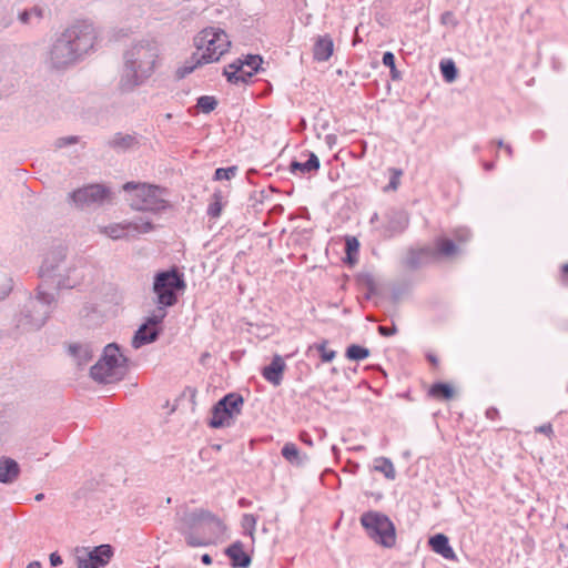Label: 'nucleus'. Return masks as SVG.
Instances as JSON below:
<instances>
[{
    "mask_svg": "<svg viewBox=\"0 0 568 568\" xmlns=\"http://www.w3.org/2000/svg\"><path fill=\"white\" fill-rule=\"evenodd\" d=\"M98 41L93 23L79 21L65 29L52 43L47 62L54 70H65L89 54Z\"/></svg>",
    "mask_w": 568,
    "mask_h": 568,
    "instance_id": "nucleus-1",
    "label": "nucleus"
},
{
    "mask_svg": "<svg viewBox=\"0 0 568 568\" xmlns=\"http://www.w3.org/2000/svg\"><path fill=\"white\" fill-rule=\"evenodd\" d=\"M123 58L120 87L124 91H132L154 73L160 62V44L154 38H142L132 42Z\"/></svg>",
    "mask_w": 568,
    "mask_h": 568,
    "instance_id": "nucleus-2",
    "label": "nucleus"
},
{
    "mask_svg": "<svg viewBox=\"0 0 568 568\" xmlns=\"http://www.w3.org/2000/svg\"><path fill=\"white\" fill-rule=\"evenodd\" d=\"M193 43L196 52L178 70L180 78L190 74L202 64L217 62L231 48V40L227 33L216 27H207L201 30L194 37Z\"/></svg>",
    "mask_w": 568,
    "mask_h": 568,
    "instance_id": "nucleus-3",
    "label": "nucleus"
},
{
    "mask_svg": "<svg viewBox=\"0 0 568 568\" xmlns=\"http://www.w3.org/2000/svg\"><path fill=\"white\" fill-rule=\"evenodd\" d=\"M79 261L68 258L65 246L59 245L50 250L41 264V284L53 285L55 288H72L80 284L81 276L77 274Z\"/></svg>",
    "mask_w": 568,
    "mask_h": 568,
    "instance_id": "nucleus-4",
    "label": "nucleus"
},
{
    "mask_svg": "<svg viewBox=\"0 0 568 568\" xmlns=\"http://www.w3.org/2000/svg\"><path fill=\"white\" fill-rule=\"evenodd\" d=\"M186 288L184 275L176 267L158 272L153 278V293L156 308L151 314V322H163L168 315L166 308L178 303L179 295Z\"/></svg>",
    "mask_w": 568,
    "mask_h": 568,
    "instance_id": "nucleus-5",
    "label": "nucleus"
},
{
    "mask_svg": "<svg viewBox=\"0 0 568 568\" xmlns=\"http://www.w3.org/2000/svg\"><path fill=\"white\" fill-rule=\"evenodd\" d=\"M54 301V295L39 285L36 296L30 297L21 311L17 326L23 331L41 328L53 310Z\"/></svg>",
    "mask_w": 568,
    "mask_h": 568,
    "instance_id": "nucleus-6",
    "label": "nucleus"
},
{
    "mask_svg": "<svg viewBox=\"0 0 568 568\" xmlns=\"http://www.w3.org/2000/svg\"><path fill=\"white\" fill-rule=\"evenodd\" d=\"M122 189L132 193L130 205L133 210L160 213L169 207L168 191L158 185L126 182Z\"/></svg>",
    "mask_w": 568,
    "mask_h": 568,
    "instance_id": "nucleus-7",
    "label": "nucleus"
},
{
    "mask_svg": "<svg viewBox=\"0 0 568 568\" xmlns=\"http://www.w3.org/2000/svg\"><path fill=\"white\" fill-rule=\"evenodd\" d=\"M176 530L184 536L189 547H204L209 539H197L196 532L201 524L219 527V517L211 511L197 508L194 510H183L178 513Z\"/></svg>",
    "mask_w": 568,
    "mask_h": 568,
    "instance_id": "nucleus-8",
    "label": "nucleus"
},
{
    "mask_svg": "<svg viewBox=\"0 0 568 568\" xmlns=\"http://www.w3.org/2000/svg\"><path fill=\"white\" fill-rule=\"evenodd\" d=\"M126 358L116 344L104 347L103 356L91 367V377L103 384H110L123 378Z\"/></svg>",
    "mask_w": 568,
    "mask_h": 568,
    "instance_id": "nucleus-9",
    "label": "nucleus"
},
{
    "mask_svg": "<svg viewBox=\"0 0 568 568\" xmlns=\"http://www.w3.org/2000/svg\"><path fill=\"white\" fill-rule=\"evenodd\" d=\"M361 524L368 537L377 545L392 548L396 542L395 526L392 520L378 511H367L361 516Z\"/></svg>",
    "mask_w": 568,
    "mask_h": 568,
    "instance_id": "nucleus-10",
    "label": "nucleus"
},
{
    "mask_svg": "<svg viewBox=\"0 0 568 568\" xmlns=\"http://www.w3.org/2000/svg\"><path fill=\"white\" fill-rule=\"evenodd\" d=\"M113 557V548L110 545L97 547H77L74 560L77 568H103Z\"/></svg>",
    "mask_w": 568,
    "mask_h": 568,
    "instance_id": "nucleus-11",
    "label": "nucleus"
},
{
    "mask_svg": "<svg viewBox=\"0 0 568 568\" xmlns=\"http://www.w3.org/2000/svg\"><path fill=\"white\" fill-rule=\"evenodd\" d=\"M111 195V191L103 184H89L79 187L69 194V201L77 209H88L94 205H101Z\"/></svg>",
    "mask_w": 568,
    "mask_h": 568,
    "instance_id": "nucleus-12",
    "label": "nucleus"
},
{
    "mask_svg": "<svg viewBox=\"0 0 568 568\" xmlns=\"http://www.w3.org/2000/svg\"><path fill=\"white\" fill-rule=\"evenodd\" d=\"M153 230V223L143 217H139L134 221H124L121 223H112L105 226H99V232L112 240L126 239L135 234H145Z\"/></svg>",
    "mask_w": 568,
    "mask_h": 568,
    "instance_id": "nucleus-13",
    "label": "nucleus"
},
{
    "mask_svg": "<svg viewBox=\"0 0 568 568\" xmlns=\"http://www.w3.org/2000/svg\"><path fill=\"white\" fill-rule=\"evenodd\" d=\"M408 215L404 211L390 210L385 215V224L381 229L384 239L400 234L408 226Z\"/></svg>",
    "mask_w": 568,
    "mask_h": 568,
    "instance_id": "nucleus-14",
    "label": "nucleus"
},
{
    "mask_svg": "<svg viewBox=\"0 0 568 568\" xmlns=\"http://www.w3.org/2000/svg\"><path fill=\"white\" fill-rule=\"evenodd\" d=\"M162 322L153 323L151 322V315L148 317L146 322L140 326V328L135 332L132 338V346L134 348H140L143 345L150 344L160 335Z\"/></svg>",
    "mask_w": 568,
    "mask_h": 568,
    "instance_id": "nucleus-15",
    "label": "nucleus"
},
{
    "mask_svg": "<svg viewBox=\"0 0 568 568\" xmlns=\"http://www.w3.org/2000/svg\"><path fill=\"white\" fill-rule=\"evenodd\" d=\"M436 261V252L433 246L426 245L419 248H410L405 258L408 268L416 270Z\"/></svg>",
    "mask_w": 568,
    "mask_h": 568,
    "instance_id": "nucleus-16",
    "label": "nucleus"
},
{
    "mask_svg": "<svg viewBox=\"0 0 568 568\" xmlns=\"http://www.w3.org/2000/svg\"><path fill=\"white\" fill-rule=\"evenodd\" d=\"M286 364L283 357L274 355L271 363L262 369V376L273 386H280L282 384Z\"/></svg>",
    "mask_w": 568,
    "mask_h": 568,
    "instance_id": "nucleus-17",
    "label": "nucleus"
},
{
    "mask_svg": "<svg viewBox=\"0 0 568 568\" xmlns=\"http://www.w3.org/2000/svg\"><path fill=\"white\" fill-rule=\"evenodd\" d=\"M225 555L230 558L234 568H247L251 565V557L244 550L241 541H235L225 549Z\"/></svg>",
    "mask_w": 568,
    "mask_h": 568,
    "instance_id": "nucleus-18",
    "label": "nucleus"
},
{
    "mask_svg": "<svg viewBox=\"0 0 568 568\" xmlns=\"http://www.w3.org/2000/svg\"><path fill=\"white\" fill-rule=\"evenodd\" d=\"M223 73L227 81L234 84L246 83L252 78L250 70L244 67L241 59H237L225 67Z\"/></svg>",
    "mask_w": 568,
    "mask_h": 568,
    "instance_id": "nucleus-19",
    "label": "nucleus"
},
{
    "mask_svg": "<svg viewBox=\"0 0 568 568\" xmlns=\"http://www.w3.org/2000/svg\"><path fill=\"white\" fill-rule=\"evenodd\" d=\"M428 545L432 548V550L445 559L448 560H455L456 554L452 546L449 545V539L444 534H436L432 536L428 540Z\"/></svg>",
    "mask_w": 568,
    "mask_h": 568,
    "instance_id": "nucleus-20",
    "label": "nucleus"
},
{
    "mask_svg": "<svg viewBox=\"0 0 568 568\" xmlns=\"http://www.w3.org/2000/svg\"><path fill=\"white\" fill-rule=\"evenodd\" d=\"M19 475L20 466L14 459L6 456L0 457V483L12 484Z\"/></svg>",
    "mask_w": 568,
    "mask_h": 568,
    "instance_id": "nucleus-21",
    "label": "nucleus"
},
{
    "mask_svg": "<svg viewBox=\"0 0 568 568\" xmlns=\"http://www.w3.org/2000/svg\"><path fill=\"white\" fill-rule=\"evenodd\" d=\"M282 457L293 466L302 467L308 462V455L302 453L294 443H285L281 449Z\"/></svg>",
    "mask_w": 568,
    "mask_h": 568,
    "instance_id": "nucleus-22",
    "label": "nucleus"
},
{
    "mask_svg": "<svg viewBox=\"0 0 568 568\" xmlns=\"http://www.w3.org/2000/svg\"><path fill=\"white\" fill-rule=\"evenodd\" d=\"M333 40L329 36H320L313 48L314 59L317 61H327L333 54Z\"/></svg>",
    "mask_w": 568,
    "mask_h": 568,
    "instance_id": "nucleus-23",
    "label": "nucleus"
},
{
    "mask_svg": "<svg viewBox=\"0 0 568 568\" xmlns=\"http://www.w3.org/2000/svg\"><path fill=\"white\" fill-rule=\"evenodd\" d=\"M307 160L305 162L292 161L291 162V172L292 173H302V174H311L316 173L320 169V160L317 155L313 152H307L305 154Z\"/></svg>",
    "mask_w": 568,
    "mask_h": 568,
    "instance_id": "nucleus-24",
    "label": "nucleus"
},
{
    "mask_svg": "<svg viewBox=\"0 0 568 568\" xmlns=\"http://www.w3.org/2000/svg\"><path fill=\"white\" fill-rule=\"evenodd\" d=\"M234 423V417L231 416L230 410L227 408L221 407L219 403H216L212 409V416L209 422V425L212 428H222L229 427Z\"/></svg>",
    "mask_w": 568,
    "mask_h": 568,
    "instance_id": "nucleus-25",
    "label": "nucleus"
},
{
    "mask_svg": "<svg viewBox=\"0 0 568 568\" xmlns=\"http://www.w3.org/2000/svg\"><path fill=\"white\" fill-rule=\"evenodd\" d=\"M225 530V526L222 520L219 518V527L214 529L212 526H206L201 524L200 529L196 532L197 539H209L205 546H210L216 542V540L222 536Z\"/></svg>",
    "mask_w": 568,
    "mask_h": 568,
    "instance_id": "nucleus-26",
    "label": "nucleus"
},
{
    "mask_svg": "<svg viewBox=\"0 0 568 568\" xmlns=\"http://www.w3.org/2000/svg\"><path fill=\"white\" fill-rule=\"evenodd\" d=\"M433 248L436 252V261L442 256L450 257L458 253V246L452 240L442 236L434 241Z\"/></svg>",
    "mask_w": 568,
    "mask_h": 568,
    "instance_id": "nucleus-27",
    "label": "nucleus"
},
{
    "mask_svg": "<svg viewBox=\"0 0 568 568\" xmlns=\"http://www.w3.org/2000/svg\"><path fill=\"white\" fill-rule=\"evenodd\" d=\"M69 351L79 366L88 364L93 357V348L89 344H74L69 347Z\"/></svg>",
    "mask_w": 568,
    "mask_h": 568,
    "instance_id": "nucleus-28",
    "label": "nucleus"
},
{
    "mask_svg": "<svg viewBox=\"0 0 568 568\" xmlns=\"http://www.w3.org/2000/svg\"><path fill=\"white\" fill-rule=\"evenodd\" d=\"M217 403L220 404L221 407L223 406L224 408H227V410H230L231 416L235 418L241 413L243 406V398L239 394L231 393L225 395Z\"/></svg>",
    "mask_w": 568,
    "mask_h": 568,
    "instance_id": "nucleus-29",
    "label": "nucleus"
},
{
    "mask_svg": "<svg viewBox=\"0 0 568 568\" xmlns=\"http://www.w3.org/2000/svg\"><path fill=\"white\" fill-rule=\"evenodd\" d=\"M225 204L226 202L224 201L223 192L221 190H215L211 196V202L207 206V215L211 219L220 217Z\"/></svg>",
    "mask_w": 568,
    "mask_h": 568,
    "instance_id": "nucleus-30",
    "label": "nucleus"
},
{
    "mask_svg": "<svg viewBox=\"0 0 568 568\" xmlns=\"http://www.w3.org/2000/svg\"><path fill=\"white\" fill-rule=\"evenodd\" d=\"M136 138L131 134L116 133L110 141L109 145L118 151H125L136 144Z\"/></svg>",
    "mask_w": 568,
    "mask_h": 568,
    "instance_id": "nucleus-31",
    "label": "nucleus"
},
{
    "mask_svg": "<svg viewBox=\"0 0 568 568\" xmlns=\"http://www.w3.org/2000/svg\"><path fill=\"white\" fill-rule=\"evenodd\" d=\"M374 470L384 474L387 479H395L396 470L392 460L387 457H378L374 460Z\"/></svg>",
    "mask_w": 568,
    "mask_h": 568,
    "instance_id": "nucleus-32",
    "label": "nucleus"
},
{
    "mask_svg": "<svg viewBox=\"0 0 568 568\" xmlns=\"http://www.w3.org/2000/svg\"><path fill=\"white\" fill-rule=\"evenodd\" d=\"M429 396L437 398V399H450L454 396V389L450 385L446 383H435L429 392Z\"/></svg>",
    "mask_w": 568,
    "mask_h": 568,
    "instance_id": "nucleus-33",
    "label": "nucleus"
},
{
    "mask_svg": "<svg viewBox=\"0 0 568 568\" xmlns=\"http://www.w3.org/2000/svg\"><path fill=\"white\" fill-rule=\"evenodd\" d=\"M327 344H328L327 339H323L320 343L313 344L308 347L307 354H310L313 349H316L321 355L322 362H324V363L332 362L336 356V352L333 349H327V347H326Z\"/></svg>",
    "mask_w": 568,
    "mask_h": 568,
    "instance_id": "nucleus-34",
    "label": "nucleus"
},
{
    "mask_svg": "<svg viewBox=\"0 0 568 568\" xmlns=\"http://www.w3.org/2000/svg\"><path fill=\"white\" fill-rule=\"evenodd\" d=\"M345 356L351 361H362L369 356V349L357 344H352L346 348Z\"/></svg>",
    "mask_w": 568,
    "mask_h": 568,
    "instance_id": "nucleus-35",
    "label": "nucleus"
},
{
    "mask_svg": "<svg viewBox=\"0 0 568 568\" xmlns=\"http://www.w3.org/2000/svg\"><path fill=\"white\" fill-rule=\"evenodd\" d=\"M440 72L444 80L448 83L453 82L457 78V68L452 60L440 62Z\"/></svg>",
    "mask_w": 568,
    "mask_h": 568,
    "instance_id": "nucleus-36",
    "label": "nucleus"
},
{
    "mask_svg": "<svg viewBox=\"0 0 568 568\" xmlns=\"http://www.w3.org/2000/svg\"><path fill=\"white\" fill-rule=\"evenodd\" d=\"M217 105V100L212 95H202L197 99L196 106L203 113L212 112Z\"/></svg>",
    "mask_w": 568,
    "mask_h": 568,
    "instance_id": "nucleus-37",
    "label": "nucleus"
},
{
    "mask_svg": "<svg viewBox=\"0 0 568 568\" xmlns=\"http://www.w3.org/2000/svg\"><path fill=\"white\" fill-rule=\"evenodd\" d=\"M41 18H42V10L37 7L30 9V10H24L19 14L20 21L24 24L32 23L33 19L39 21Z\"/></svg>",
    "mask_w": 568,
    "mask_h": 568,
    "instance_id": "nucleus-38",
    "label": "nucleus"
},
{
    "mask_svg": "<svg viewBox=\"0 0 568 568\" xmlns=\"http://www.w3.org/2000/svg\"><path fill=\"white\" fill-rule=\"evenodd\" d=\"M262 61L260 55H247L244 60L241 59V62L250 70L252 77L258 71Z\"/></svg>",
    "mask_w": 568,
    "mask_h": 568,
    "instance_id": "nucleus-39",
    "label": "nucleus"
},
{
    "mask_svg": "<svg viewBox=\"0 0 568 568\" xmlns=\"http://www.w3.org/2000/svg\"><path fill=\"white\" fill-rule=\"evenodd\" d=\"M389 183L385 186V191H396L399 186L403 172L399 169L392 168L389 169Z\"/></svg>",
    "mask_w": 568,
    "mask_h": 568,
    "instance_id": "nucleus-40",
    "label": "nucleus"
},
{
    "mask_svg": "<svg viewBox=\"0 0 568 568\" xmlns=\"http://www.w3.org/2000/svg\"><path fill=\"white\" fill-rule=\"evenodd\" d=\"M257 523V517L252 514H245L242 518V527L243 529L253 538L255 527Z\"/></svg>",
    "mask_w": 568,
    "mask_h": 568,
    "instance_id": "nucleus-41",
    "label": "nucleus"
},
{
    "mask_svg": "<svg viewBox=\"0 0 568 568\" xmlns=\"http://www.w3.org/2000/svg\"><path fill=\"white\" fill-rule=\"evenodd\" d=\"M235 172H236L235 166L219 168L215 170L214 180H216V181L230 180L235 175Z\"/></svg>",
    "mask_w": 568,
    "mask_h": 568,
    "instance_id": "nucleus-42",
    "label": "nucleus"
},
{
    "mask_svg": "<svg viewBox=\"0 0 568 568\" xmlns=\"http://www.w3.org/2000/svg\"><path fill=\"white\" fill-rule=\"evenodd\" d=\"M359 243L355 237H347L346 240V254L349 261L353 260V255L358 253Z\"/></svg>",
    "mask_w": 568,
    "mask_h": 568,
    "instance_id": "nucleus-43",
    "label": "nucleus"
},
{
    "mask_svg": "<svg viewBox=\"0 0 568 568\" xmlns=\"http://www.w3.org/2000/svg\"><path fill=\"white\" fill-rule=\"evenodd\" d=\"M453 235L459 244H463L469 241L471 233L466 227H458L453 232Z\"/></svg>",
    "mask_w": 568,
    "mask_h": 568,
    "instance_id": "nucleus-44",
    "label": "nucleus"
},
{
    "mask_svg": "<svg viewBox=\"0 0 568 568\" xmlns=\"http://www.w3.org/2000/svg\"><path fill=\"white\" fill-rule=\"evenodd\" d=\"M378 333L386 337L393 336L397 333V327L395 325H392V326L379 325Z\"/></svg>",
    "mask_w": 568,
    "mask_h": 568,
    "instance_id": "nucleus-45",
    "label": "nucleus"
},
{
    "mask_svg": "<svg viewBox=\"0 0 568 568\" xmlns=\"http://www.w3.org/2000/svg\"><path fill=\"white\" fill-rule=\"evenodd\" d=\"M77 142H78V136H65V138L58 139L55 142V145L58 148H63V146H67L70 144H75Z\"/></svg>",
    "mask_w": 568,
    "mask_h": 568,
    "instance_id": "nucleus-46",
    "label": "nucleus"
},
{
    "mask_svg": "<svg viewBox=\"0 0 568 568\" xmlns=\"http://www.w3.org/2000/svg\"><path fill=\"white\" fill-rule=\"evenodd\" d=\"M383 64L385 67H388L389 69H394V65H395V55L394 53L387 51L383 54Z\"/></svg>",
    "mask_w": 568,
    "mask_h": 568,
    "instance_id": "nucleus-47",
    "label": "nucleus"
},
{
    "mask_svg": "<svg viewBox=\"0 0 568 568\" xmlns=\"http://www.w3.org/2000/svg\"><path fill=\"white\" fill-rule=\"evenodd\" d=\"M535 430H536V433L544 434L549 438L554 435L552 426L549 423L536 427Z\"/></svg>",
    "mask_w": 568,
    "mask_h": 568,
    "instance_id": "nucleus-48",
    "label": "nucleus"
},
{
    "mask_svg": "<svg viewBox=\"0 0 568 568\" xmlns=\"http://www.w3.org/2000/svg\"><path fill=\"white\" fill-rule=\"evenodd\" d=\"M50 564L52 567H58L62 565V558L58 552H52L50 555Z\"/></svg>",
    "mask_w": 568,
    "mask_h": 568,
    "instance_id": "nucleus-49",
    "label": "nucleus"
},
{
    "mask_svg": "<svg viewBox=\"0 0 568 568\" xmlns=\"http://www.w3.org/2000/svg\"><path fill=\"white\" fill-rule=\"evenodd\" d=\"M486 417L490 420H496L498 419L499 417V412L497 408L495 407H489L487 410H486Z\"/></svg>",
    "mask_w": 568,
    "mask_h": 568,
    "instance_id": "nucleus-50",
    "label": "nucleus"
},
{
    "mask_svg": "<svg viewBox=\"0 0 568 568\" xmlns=\"http://www.w3.org/2000/svg\"><path fill=\"white\" fill-rule=\"evenodd\" d=\"M298 437L300 440L306 444L307 446H313V439L307 432H301Z\"/></svg>",
    "mask_w": 568,
    "mask_h": 568,
    "instance_id": "nucleus-51",
    "label": "nucleus"
},
{
    "mask_svg": "<svg viewBox=\"0 0 568 568\" xmlns=\"http://www.w3.org/2000/svg\"><path fill=\"white\" fill-rule=\"evenodd\" d=\"M358 469H359V464L358 463H355V462H352V460L347 462L345 470H347V471H349L352 474H356Z\"/></svg>",
    "mask_w": 568,
    "mask_h": 568,
    "instance_id": "nucleus-52",
    "label": "nucleus"
},
{
    "mask_svg": "<svg viewBox=\"0 0 568 568\" xmlns=\"http://www.w3.org/2000/svg\"><path fill=\"white\" fill-rule=\"evenodd\" d=\"M390 70V78L395 81L400 80V72L396 69V64L394 65V69Z\"/></svg>",
    "mask_w": 568,
    "mask_h": 568,
    "instance_id": "nucleus-53",
    "label": "nucleus"
},
{
    "mask_svg": "<svg viewBox=\"0 0 568 568\" xmlns=\"http://www.w3.org/2000/svg\"><path fill=\"white\" fill-rule=\"evenodd\" d=\"M201 560L204 565H211L212 564V557L209 554H204L201 557Z\"/></svg>",
    "mask_w": 568,
    "mask_h": 568,
    "instance_id": "nucleus-54",
    "label": "nucleus"
},
{
    "mask_svg": "<svg viewBox=\"0 0 568 568\" xmlns=\"http://www.w3.org/2000/svg\"><path fill=\"white\" fill-rule=\"evenodd\" d=\"M483 168L486 170V171H491L495 169V162H484L483 163Z\"/></svg>",
    "mask_w": 568,
    "mask_h": 568,
    "instance_id": "nucleus-55",
    "label": "nucleus"
},
{
    "mask_svg": "<svg viewBox=\"0 0 568 568\" xmlns=\"http://www.w3.org/2000/svg\"><path fill=\"white\" fill-rule=\"evenodd\" d=\"M504 151L506 152V154H507L509 158H513V155H514V150H513V146H511L510 144L505 145Z\"/></svg>",
    "mask_w": 568,
    "mask_h": 568,
    "instance_id": "nucleus-56",
    "label": "nucleus"
},
{
    "mask_svg": "<svg viewBox=\"0 0 568 568\" xmlns=\"http://www.w3.org/2000/svg\"><path fill=\"white\" fill-rule=\"evenodd\" d=\"M491 143L496 144L498 148H501V149H505V145H507V143H505L503 140H494L491 141Z\"/></svg>",
    "mask_w": 568,
    "mask_h": 568,
    "instance_id": "nucleus-57",
    "label": "nucleus"
},
{
    "mask_svg": "<svg viewBox=\"0 0 568 568\" xmlns=\"http://www.w3.org/2000/svg\"><path fill=\"white\" fill-rule=\"evenodd\" d=\"M27 568H41V565L39 561H32L27 566Z\"/></svg>",
    "mask_w": 568,
    "mask_h": 568,
    "instance_id": "nucleus-58",
    "label": "nucleus"
},
{
    "mask_svg": "<svg viewBox=\"0 0 568 568\" xmlns=\"http://www.w3.org/2000/svg\"><path fill=\"white\" fill-rule=\"evenodd\" d=\"M352 450H355V452H362L365 449V447L363 445H358V446H354L351 448Z\"/></svg>",
    "mask_w": 568,
    "mask_h": 568,
    "instance_id": "nucleus-59",
    "label": "nucleus"
},
{
    "mask_svg": "<svg viewBox=\"0 0 568 568\" xmlns=\"http://www.w3.org/2000/svg\"><path fill=\"white\" fill-rule=\"evenodd\" d=\"M43 498H44V495H43V494H38V495L36 496V500H37V501H41Z\"/></svg>",
    "mask_w": 568,
    "mask_h": 568,
    "instance_id": "nucleus-60",
    "label": "nucleus"
},
{
    "mask_svg": "<svg viewBox=\"0 0 568 568\" xmlns=\"http://www.w3.org/2000/svg\"><path fill=\"white\" fill-rule=\"evenodd\" d=\"M332 452H333V454H334L335 456H337V454H338V448H337L336 446H333V447H332Z\"/></svg>",
    "mask_w": 568,
    "mask_h": 568,
    "instance_id": "nucleus-61",
    "label": "nucleus"
},
{
    "mask_svg": "<svg viewBox=\"0 0 568 568\" xmlns=\"http://www.w3.org/2000/svg\"><path fill=\"white\" fill-rule=\"evenodd\" d=\"M428 359L433 363V364H436V358L432 355L428 356Z\"/></svg>",
    "mask_w": 568,
    "mask_h": 568,
    "instance_id": "nucleus-62",
    "label": "nucleus"
},
{
    "mask_svg": "<svg viewBox=\"0 0 568 568\" xmlns=\"http://www.w3.org/2000/svg\"><path fill=\"white\" fill-rule=\"evenodd\" d=\"M240 505H241V506H247V505H248V503H247L245 499H241V500H240Z\"/></svg>",
    "mask_w": 568,
    "mask_h": 568,
    "instance_id": "nucleus-63",
    "label": "nucleus"
},
{
    "mask_svg": "<svg viewBox=\"0 0 568 568\" xmlns=\"http://www.w3.org/2000/svg\"><path fill=\"white\" fill-rule=\"evenodd\" d=\"M562 272L565 274L568 273V263L562 266Z\"/></svg>",
    "mask_w": 568,
    "mask_h": 568,
    "instance_id": "nucleus-64",
    "label": "nucleus"
}]
</instances>
